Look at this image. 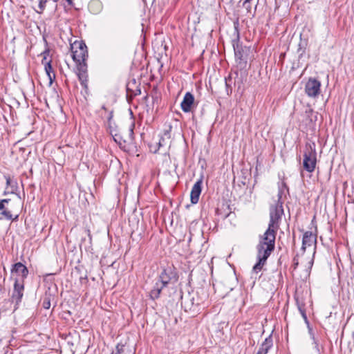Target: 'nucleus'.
<instances>
[{
    "instance_id": "nucleus-1",
    "label": "nucleus",
    "mask_w": 354,
    "mask_h": 354,
    "mask_svg": "<svg viewBox=\"0 0 354 354\" xmlns=\"http://www.w3.org/2000/svg\"><path fill=\"white\" fill-rule=\"evenodd\" d=\"M277 230L268 227L263 235L259 236V243L257 245L258 261L253 266L252 272L259 273L266 264L268 258L275 248Z\"/></svg>"
},
{
    "instance_id": "nucleus-2",
    "label": "nucleus",
    "mask_w": 354,
    "mask_h": 354,
    "mask_svg": "<svg viewBox=\"0 0 354 354\" xmlns=\"http://www.w3.org/2000/svg\"><path fill=\"white\" fill-rule=\"evenodd\" d=\"M72 58L77 65V75L84 88H88L87 46L83 41H75L71 45Z\"/></svg>"
},
{
    "instance_id": "nucleus-3",
    "label": "nucleus",
    "mask_w": 354,
    "mask_h": 354,
    "mask_svg": "<svg viewBox=\"0 0 354 354\" xmlns=\"http://www.w3.org/2000/svg\"><path fill=\"white\" fill-rule=\"evenodd\" d=\"M282 190L279 189L278 193V199L274 205L270 207V221L268 227L277 231L279 225V221L283 214V202L281 201Z\"/></svg>"
},
{
    "instance_id": "nucleus-4",
    "label": "nucleus",
    "mask_w": 354,
    "mask_h": 354,
    "mask_svg": "<svg viewBox=\"0 0 354 354\" xmlns=\"http://www.w3.org/2000/svg\"><path fill=\"white\" fill-rule=\"evenodd\" d=\"M317 164V152L315 143L307 144L304 153L303 167L306 171L312 173Z\"/></svg>"
},
{
    "instance_id": "nucleus-5",
    "label": "nucleus",
    "mask_w": 354,
    "mask_h": 354,
    "mask_svg": "<svg viewBox=\"0 0 354 354\" xmlns=\"http://www.w3.org/2000/svg\"><path fill=\"white\" fill-rule=\"evenodd\" d=\"M232 46L236 62L239 64L245 65L247 63V53L249 50L240 43L239 32H237L236 37L232 40Z\"/></svg>"
},
{
    "instance_id": "nucleus-6",
    "label": "nucleus",
    "mask_w": 354,
    "mask_h": 354,
    "mask_svg": "<svg viewBox=\"0 0 354 354\" xmlns=\"http://www.w3.org/2000/svg\"><path fill=\"white\" fill-rule=\"evenodd\" d=\"M24 284L23 281H20L19 278L15 279V283L13 291L12 294V301L15 303V308L17 309V306L21 301L24 296Z\"/></svg>"
},
{
    "instance_id": "nucleus-7",
    "label": "nucleus",
    "mask_w": 354,
    "mask_h": 354,
    "mask_svg": "<svg viewBox=\"0 0 354 354\" xmlns=\"http://www.w3.org/2000/svg\"><path fill=\"white\" fill-rule=\"evenodd\" d=\"M321 83L315 78H310L306 83L305 92L308 97H316L320 93Z\"/></svg>"
},
{
    "instance_id": "nucleus-8",
    "label": "nucleus",
    "mask_w": 354,
    "mask_h": 354,
    "mask_svg": "<svg viewBox=\"0 0 354 354\" xmlns=\"http://www.w3.org/2000/svg\"><path fill=\"white\" fill-rule=\"evenodd\" d=\"M10 201V199L6 198L0 200V214L2 218L8 221H15L17 219L18 216L17 215L15 218L13 217L11 212L6 207V204H8Z\"/></svg>"
},
{
    "instance_id": "nucleus-9",
    "label": "nucleus",
    "mask_w": 354,
    "mask_h": 354,
    "mask_svg": "<svg viewBox=\"0 0 354 354\" xmlns=\"http://www.w3.org/2000/svg\"><path fill=\"white\" fill-rule=\"evenodd\" d=\"M194 104V96L189 92H187L184 95L183 100L180 104L182 110L185 113H188L192 111Z\"/></svg>"
},
{
    "instance_id": "nucleus-10",
    "label": "nucleus",
    "mask_w": 354,
    "mask_h": 354,
    "mask_svg": "<svg viewBox=\"0 0 354 354\" xmlns=\"http://www.w3.org/2000/svg\"><path fill=\"white\" fill-rule=\"evenodd\" d=\"M11 272L12 274L15 273L19 277H21V279H19L20 281L24 282V279H26L28 274V270L23 263L18 262L12 266Z\"/></svg>"
},
{
    "instance_id": "nucleus-11",
    "label": "nucleus",
    "mask_w": 354,
    "mask_h": 354,
    "mask_svg": "<svg viewBox=\"0 0 354 354\" xmlns=\"http://www.w3.org/2000/svg\"><path fill=\"white\" fill-rule=\"evenodd\" d=\"M202 183L203 180L201 178L197 180L192 187L190 194V198L192 204H196L198 202L199 196L202 191Z\"/></svg>"
},
{
    "instance_id": "nucleus-12",
    "label": "nucleus",
    "mask_w": 354,
    "mask_h": 354,
    "mask_svg": "<svg viewBox=\"0 0 354 354\" xmlns=\"http://www.w3.org/2000/svg\"><path fill=\"white\" fill-rule=\"evenodd\" d=\"M317 243V236L312 232L307 231L303 235L301 250H306V247H310L313 244Z\"/></svg>"
},
{
    "instance_id": "nucleus-13",
    "label": "nucleus",
    "mask_w": 354,
    "mask_h": 354,
    "mask_svg": "<svg viewBox=\"0 0 354 354\" xmlns=\"http://www.w3.org/2000/svg\"><path fill=\"white\" fill-rule=\"evenodd\" d=\"M171 129H172L171 126L168 125L164 129L162 135L160 136V138L158 142L159 147H165V146L170 145Z\"/></svg>"
},
{
    "instance_id": "nucleus-14",
    "label": "nucleus",
    "mask_w": 354,
    "mask_h": 354,
    "mask_svg": "<svg viewBox=\"0 0 354 354\" xmlns=\"http://www.w3.org/2000/svg\"><path fill=\"white\" fill-rule=\"evenodd\" d=\"M272 346L273 339L272 335H270L263 342L257 354H267L269 350L272 347Z\"/></svg>"
},
{
    "instance_id": "nucleus-15",
    "label": "nucleus",
    "mask_w": 354,
    "mask_h": 354,
    "mask_svg": "<svg viewBox=\"0 0 354 354\" xmlns=\"http://www.w3.org/2000/svg\"><path fill=\"white\" fill-rule=\"evenodd\" d=\"M172 272L166 269H164L158 277L156 282L160 283L161 286L166 287L171 279Z\"/></svg>"
},
{
    "instance_id": "nucleus-16",
    "label": "nucleus",
    "mask_w": 354,
    "mask_h": 354,
    "mask_svg": "<svg viewBox=\"0 0 354 354\" xmlns=\"http://www.w3.org/2000/svg\"><path fill=\"white\" fill-rule=\"evenodd\" d=\"M165 287L161 286L158 282H156L153 289L151 290L149 292V297L152 300H156L160 297V295L161 293L162 290Z\"/></svg>"
},
{
    "instance_id": "nucleus-17",
    "label": "nucleus",
    "mask_w": 354,
    "mask_h": 354,
    "mask_svg": "<svg viewBox=\"0 0 354 354\" xmlns=\"http://www.w3.org/2000/svg\"><path fill=\"white\" fill-rule=\"evenodd\" d=\"M44 68L47 75L48 76L50 84H52L53 80L55 78V75L53 73L50 59L44 63Z\"/></svg>"
},
{
    "instance_id": "nucleus-18",
    "label": "nucleus",
    "mask_w": 354,
    "mask_h": 354,
    "mask_svg": "<svg viewBox=\"0 0 354 354\" xmlns=\"http://www.w3.org/2000/svg\"><path fill=\"white\" fill-rule=\"evenodd\" d=\"M296 304L301 317H303L305 323L309 324L305 309V304L303 301H300L298 298H296Z\"/></svg>"
},
{
    "instance_id": "nucleus-19",
    "label": "nucleus",
    "mask_w": 354,
    "mask_h": 354,
    "mask_svg": "<svg viewBox=\"0 0 354 354\" xmlns=\"http://www.w3.org/2000/svg\"><path fill=\"white\" fill-rule=\"evenodd\" d=\"M112 354H127L125 352V346L118 344L116 346L115 351H113Z\"/></svg>"
},
{
    "instance_id": "nucleus-20",
    "label": "nucleus",
    "mask_w": 354,
    "mask_h": 354,
    "mask_svg": "<svg viewBox=\"0 0 354 354\" xmlns=\"http://www.w3.org/2000/svg\"><path fill=\"white\" fill-rule=\"evenodd\" d=\"M109 128L110 129V133L113 137L115 141L117 142L118 141V139H117L118 134L116 133V130L114 128V127L113 126V123L112 122L111 123V127L109 126Z\"/></svg>"
},
{
    "instance_id": "nucleus-21",
    "label": "nucleus",
    "mask_w": 354,
    "mask_h": 354,
    "mask_svg": "<svg viewBox=\"0 0 354 354\" xmlns=\"http://www.w3.org/2000/svg\"><path fill=\"white\" fill-rule=\"evenodd\" d=\"M47 1H48V0H40L39 1V8L40 9V11H37L38 13H41L44 11Z\"/></svg>"
},
{
    "instance_id": "nucleus-22",
    "label": "nucleus",
    "mask_w": 354,
    "mask_h": 354,
    "mask_svg": "<svg viewBox=\"0 0 354 354\" xmlns=\"http://www.w3.org/2000/svg\"><path fill=\"white\" fill-rule=\"evenodd\" d=\"M42 306L46 309H48L50 307V301L48 297H45L44 299Z\"/></svg>"
},
{
    "instance_id": "nucleus-23",
    "label": "nucleus",
    "mask_w": 354,
    "mask_h": 354,
    "mask_svg": "<svg viewBox=\"0 0 354 354\" xmlns=\"http://www.w3.org/2000/svg\"><path fill=\"white\" fill-rule=\"evenodd\" d=\"M49 53L50 50L48 49H46L43 52L42 55H44V58L41 61L42 64L44 65L45 62H48V60H47V56L49 55Z\"/></svg>"
},
{
    "instance_id": "nucleus-24",
    "label": "nucleus",
    "mask_w": 354,
    "mask_h": 354,
    "mask_svg": "<svg viewBox=\"0 0 354 354\" xmlns=\"http://www.w3.org/2000/svg\"><path fill=\"white\" fill-rule=\"evenodd\" d=\"M243 6L247 10L248 12H251V5L250 2L243 1Z\"/></svg>"
},
{
    "instance_id": "nucleus-25",
    "label": "nucleus",
    "mask_w": 354,
    "mask_h": 354,
    "mask_svg": "<svg viewBox=\"0 0 354 354\" xmlns=\"http://www.w3.org/2000/svg\"><path fill=\"white\" fill-rule=\"evenodd\" d=\"M230 80H231L230 77H229L228 79L225 78V86H226V90H227V93H229V91H230V92H232L231 86L228 82V81H230Z\"/></svg>"
},
{
    "instance_id": "nucleus-26",
    "label": "nucleus",
    "mask_w": 354,
    "mask_h": 354,
    "mask_svg": "<svg viewBox=\"0 0 354 354\" xmlns=\"http://www.w3.org/2000/svg\"><path fill=\"white\" fill-rule=\"evenodd\" d=\"M191 303H192V307L190 308V309L192 308V307H194V306H198L200 303L198 302V301H195V299L194 297H192L190 300Z\"/></svg>"
},
{
    "instance_id": "nucleus-27",
    "label": "nucleus",
    "mask_w": 354,
    "mask_h": 354,
    "mask_svg": "<svg viewBox=\"0 0 354 354\" xmlns=\"http://www.w3.org/2000/svg\"><path fill=\"white\" fill-rule=\"evenodd\" d=\"M112 118H113V111H111L108 116V126L111 127V123L112 122Z\"/></svg>"
},
{
    "instance_id": "nucleus-28",
    "label": "nucleus",
    "mask_w": 354,
    "mask_h": 354,
    "mask_svg": "<svg viewBox=\"0 0 354 354\" xmlns=\"http://www.w3.org/2000/svg\"><path fill=\"white\" fill-rule=\"evenodd\" d=\"M5 178L6 180V185L7 186L12 185V180L10 179V177L9 176H5Z\"/></svg>"
},
{
    "instance_id": "nucleus-29",
    "label": "nucleus",
    "mask_w": 354,
    "mask_h": 354,
    "mask_svg": "<svg viewBox=\"0 0 354 354\" xmlns=\"http://www.w3.org/2000/svg\"><path fill=\"white\" fill-rule=\"evenodd\" d=\"M298 265H299L298 259L296 257H294V259H293V265H292L294 269H296L297 267L298 266Z\"/></svg>"
},
{
    "instance_id": "nucleus-30",
    "label": "nucleus",
    "mask_w": 354,
    "mask_h": 354,
    "mask_svg": "<svg viewBox=\"0 0 354 354\" xmlns=\"http://www.w3.org/2000/svg\"><path fill=\"white\" fill-rule=\"evenodd\" d=\"M100 6V4L97 1H93L89 3V8L91 9L93 6Z\"/></svg>"
},
{
    "instance_id": "nucleus-31",
    "label": "nucleus",
    "mask_w": 354,
    "mask_h": 354,
    "mask_svg": "<svg viewBox=\"0 0 354 354\" xmlns=\"http://www.w3.org/2000/svg\"><path fill=\"white\" fill-rule=\"evenodd\" d=\"M69 6H73V0H66Z\"/></svg>"
},
{
    "instance_id": "nucleus-32",
    "label": "nucleus",
    "mask_w": 354,
    "mask_h": 354,
    "mask_svg": "<svg viewBox=\"0 0 354 354\" xmlns=\"http://www.w3.org/2000/svg\"><path fill=\"white\" fill-rule=\"evenodd\" d=\"M129 131H130V134H131V136H132V134H133V128H132V127H131V128H130Z\"/></svg>"
},
{
    "instance_id": "nucleus-33",
    "label": "nucleus",
    "mask_w": 354,
    "mask_h": 354,
    "mask_svg": "<svg viewBox=\"0 0 354 354\" xmlns=\"http://www.w3.org/2000/svg\"><path fill=\"white\" fill-rule=\"evenodd\" d=\"M138 91V94H140V90L139 89ZM134 95H138V93H134Z\"/></svg>"
},
{
    "instance_id": "nucleus-34",
    "label": "nucleus",
    "mask_w": 354,
    "mask_h": 354,
    "mask_svg": "<svg viewBox=\"0 0 354 354\" xmlns=\"http://www.w3.org/2000/svg\"><path fill=\"white\" fill-rule=\"evenodd\" d=\"M254 1V0H244V1H246V2H250V3H251L252 1Z\"/></svg>"
},
{
    "instance_id": "nucleus-35",
    "label": "nucleus",
    "mask_w": 354,
    "mask_h": 354,
    "mask_svg": "<svg viewBox=\"0 0 354 354\" xmlns=\"http://www.w3.org/2000/svg\"><path fill=\"white\" fill-rule=\"evenodd\" d=\"M102 109H104V110H106V107H105V105H103V106H102Z\"/></svg>"
},
{
    "instance_id": "nucleus-36",
    "label": "nucleus",
    "mask_w": 354,
    "mask_h": 354,
    "mask_svg": "<svg viewBox=\"0 0 354 354\" xmlns=\"http://www.w3.org/2000/svg\"><path fill=\"white\" fill-rule=\"evenodd\" d=\"M55 2H57L58 0H53Z\"/></svg>"
},
{
    "instance_id": "nucleus-37",
    "label": "nucleus",
    "mask_w": 354,
    "mask_h": 354,
    "mask_svg": "<svg viewBox=\"0 0 354 354\" xmlns=\"http://www.w3.org/2000/svg\"><path fill=\"white\" fill-rule=\"evenodd\" d=\"M2 218H2V216H1V217H0V220H1V219H2Z\"/></svg>"
}]
</instances>
